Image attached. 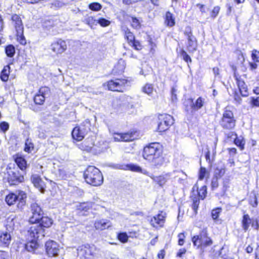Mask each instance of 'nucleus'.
Returning <instances> with one entry per match:
<instances>
[{"label":"nucleus","instance_id":"0e129e2a","mask_svg":"<svg viewBox=\"0 0 259 259\" xmlns=\"http://www.w3.org/2000/svg\"><path fill=\"white\" fill-rule=\"evenodd\" d=\"M211 186L213 188H217L218 186V182L217 178L212 179L211 182Z\"/></svg>","mask_w":259,"mask_h":259},{"label":"nucleus","instance_id":"774afa93","mask_svg":"<svg viewBox=\"0 0 259 259\" xmlns=\"http://www.w3.org/2000/svg\"><path fill=\"white\" fill-rule=\"evenodd\" d=\"M255 259H259V245L257 246L255 250Z\"/></svg>","mask_w":259,"mask_h":259},{"label":"nucleus","instance_id":"2eb2a0df","mask_svg":"<svg viewBox=\"0 0 259 259\" xmlns=\"http://www.w3.org/2000/svg\"><path fill=\"white\" fill-rule=\"evenodd\" d=\"M46 251L49 256H54L58 255L59 245L56 242L50 240L46 243Z\"/></svg>","mask_w":259,"mask_h":259},{"label":"nucleus","instance_id":"4be33fe9","mask_svg":"<svg viewBox=\"0 0 259 259\" xmlns=\"http://www.w3.org/2000/svg\"><path fill=\"white\" fill-rule=\"evenodd\" d=\"M111 225L110 222L107 220H101L95 222L94 226L96 229L103 230L109 228Z\"/></svg>","mask_w":259,"mask_h":259},{"label":"nucleus","instance_id":"393cba45","mask_svg":"<svg viewBox=\"0 0 259 259\" xmlns=\"http://www.w3.org/2000/svg\"><path fill=\"white\" fill-rule=\"evenodd\" d=\"M126 64L124 60L120 59L115 64L113 69L114 73H121L123 72L125 68Z\"/></svg>","mask_w":259,"mask_h":259},{"label":"nucleus","instance_id":"c03bdc74","mask_svg":"<svg viewBox=\"0 0 259 259\" xmlns=\"http://www.w3.org/2000/svg\"><path fill=\"white\" fill-rule=\"evenodd\" d=\"M251 108L259 107V97H251L249 102Z\"/></svg>","mask_w":259,"mask_h":259},{"label":"nucleus","instance_id":"423d86ee","mask_svg":"<svg viewBox=\"0 0 259 259\" xmlns=\"http://www.w3.org/2000/svg\"><path fill=\"white\" fill-rule=\"evenodd\" d=\"M221 126L228 130L234 128L236 125V120L233 113L229 110H225L223 114L222 119L220 121Z\"/></svg>","mask_w":259,"mask_h":259},{"label":"nucleus","instance_id":"0eeeda50","mask_svg":"<svg viewBox=\"0 0 259 259\" xmlns=\"http://www.w3.org/2000/svg\"><path fill=\"white\" fill-rule=\"evenodd\" d=\"M157 131L163 132L167 130L174 123L173 117L167 114H159L158 116Z\"/></svg>","mask_w":259,"mask_h":259},{"label":"nucleus","instance_id":"3c124183","mask_svg":"<svg viewBox=\"0 0 259 259\" xmlns=\"http://www.w3.org/2000/svg\"><path fill=\"white\" fill-rule=\"evenodd\" d=\"M222 211L221 208H217L213 209L211 211V216L214 220H216L219 217V215Z\"/></svg>","mask_w":259,"mask_h":259},{"label":"nucleus","instance_id":"de8ad7c7","mask_svg":"<svg viewBox=\"0 0 259 259\" xmlns=\"http://www.w3.org/2000/svg\"><path fill=\"white\" fill-rule=\"evenodd\" d=\"M33 144L29 140H27L25 142V151L30 153L33 150Z\"/></svg>","mask_w":259,"mask_h":259},{"label":"nucleus","instance_id":"5fc2aeb1","mask_svg":"<svg viewBox=\"0 0 259 259\" xmlns=\"http://www.w3.org/2000/svg\"><path fill=\"white\" fill-rule=\"evenodd\" d=\"M136 50H141L142 48V46L141 43L138 41L135 40L131 45Z\"/></svg>","mask_w":259,"mask_h":259},{"label":"nucleus","instance_id":"37998d69","mask_svg":"<svg viewBox=\"0 0 259 259\" xmlns=\"http://www.w3.org/2000/svg\"><path fill=\"white\" fill-rule=\"evenodd\" d=\"M84 22L89 25L91 28L98 24V20H96L93 16H89L85 19Z\"/></svg>","mask_w":259,"mask_h":259},{"label":"nucleus","instance_id":"f3484780","mask_svg":"<svg viewBox=\"0 0 259 259\" xmlns=\"http://www.w3.org/2000/svg\"><path fill=\"white\" fill-rule=\"evenodd\" d=\"M234 77L236 78L238 87L239 89L241 95L243 97L248 96V89L245 82L241 79L240 77L238 76L236 73H234Z\"/></svg>","mask_w":259,"mask_h":259},{"label":"nucleus","instance_id":"f704fd0d","mask_svg":"<svg viewBox=\"0 0 259 259\" xmlns=\"http://www.w3.org/2000/svg\"><path fill=\"white\" fill-rule=\"evenodd\" d=\"M37 239H32L31 241L25 244V248L28 251H32L38 246Z\"/></svg>","mask_w":259,"mask_h":259},{"label":"nucleus","instance_id":"5701e85b","mask_svg":"<svg viewBox=\"0 0 259 259\" xmlns=\"http://www.w3.org/2000/svg\"><path fill=\"white\" fill-rule=\"evenodd\" d=\"M47 90L46 88H41L39 91V93L36 94L34 97V101L36 104L41 105L45 101V96L43 95L44 92Z\"/></svg>","mask_w":259,"mask_h":259},{"label":"nucleus","instance_id":"69168bd1","mask_svg":"<svg viewBox=\"0 0 259 259\" xmlns=\"http://www.w3.org/2000/svg\"><path fill=\"white\" fill-rule=\"evenodd\" d=\"M186 250L185 248L180 249L177 253V256L181 257L183 254L186 253Z\"/></svg>","mask_w":259,"mask_h":259},{"label":"nucleus","instance_id":"6e6552de","mask_svg":"<svg viewBox=\"0 0 259 259\" xmlns=\"http://www.w3.org/2000/svg\"><path fill=\"white\" fill-rule=\"evenodd\" d=\"M95 250L96 249L94 246L82 245L77 249V255L80 258L93 259L95 253Z\"/></svg>","mask_w":259,"mask_h":259},{"label":"nucleus","instance_id":"f257e3e1","mask_svg":"<svg viewBox=\"0 0 259 259\" xmlns=\"http://www.w3.org/2000/svg\"><path fill=\"white\" fill-rule=\"evenodd\" d=\"M162 153L161 146L159 143H153L144 148L143 156L155 165H160L163 161Z\"/></svg>","mask_w":259,"mask_h":259},{"label":"nucleus","instance_id":"bb28decb","mask_svg":"<svg viewBox=\"0 0 259 259\" xmlns=\"http://www.w3.org/2000/svg\"><path fill=\"white\" fill-rule=\"evenodd\" d=\"M17 195V200L19 201L18 207L22 208L25 204V199L26 198V194L22 191L18 192Z\"/></svg>","mask_w":259,"mask_h":259},{"label":"nucleus","instance_id":"338daca9","mask_svg":"<svg viewBox=\"0 0 259 259\" xmlns=\"http://www.w3.org/2000/svg\"><path fill=\"white\" fill-rule=\"evenodd\" d=\"M125 54L131 58H137L136 55H134L132 51H129L127 53H125Z\"/></svg>","mask_w":259,"mask_h":259},{"label":"nucleus","instance_id":"052dcab7","mask_svg":"<svg viewBox=\"0 0 259 259\" xmlns=\"http://www.w3.org/2000/svg\"><path fill=\"white\" fill-rule=\"evenodd\" d=\"M181 56H182L184 60H185L187 63L191 62V58L185 51L183 50L182 51Z\"/></svg>","mask_w":259,"mask_h":259},{"label":"nucleus","instance_id":"e2e57ef3","mask_svg":"<svg viewBox=\"0 0 259 259\" xmlns=\"http://www.w3.org/2000/svg\"><path fill=\"white\" fill-rule=\"evenodd\" d=\"M252 58L253 60L259 61V52L256 50H253L252 52Z\"/></svg>","mask_w":259,"mask_h":259},{"label":"nucleus","instance_id":"c756f323","mask_svg":"<svg viewBox=\"0 0 259 259\" xmlns=\"http://www.w3.org/2000/svg\"><path fill=\"white\" fill-rule=\"evenodd\" d=\"M131 23V26L136 29H139L142 27V21L137 17H132L129 20Z\"/></svg>","mask_w":259,"mask_h":259},{"label":"nucleus","instance_id":"ea45409f","mask_svg":"<svg viewBox=\"0 0 259 259\" xmlns=\"http://www.w3.org/2000/svg\"><path fill=\"white\" fill-rule=\"evenodd\" d=\"M17 40L22 45H25L26 44L25 38L23 35V30L16 32Z\"/></svg>","mask_w":259,"mask_h":259},{"label":"nucleus","instance_id":"bf43d9fd","mask_svg":"<svg viewBox=\"0 0 259 259\" xmlns=\"http://www.w3.org/2000/svg\"><path fill=\"white\" fill-rule=\"evenodd\" d=\"M9 125L8 123L5 121H3L0 123V129L3 132L7 131L9 129Z\"/></svg>","mask_w":259,"mask_h":259},{"label":"nucleus","instance_id":"603ef678","mask_svg":"<svg viewBox=\"0 0 259 259\" xmlns=\"http://www.w3.org/2000/svg\"><path fill=\"white\" fill-rule=\"evenodd\" d=\"M109 20L104 18H100L98 20V24H99L102 27H107L110 24Z\"/></svg>","mask_w":259,"mask_h":259},{"label":"nucleus","instance_id":"1a4fd4ad","mask_svg":"<svg viewBox=\"0 0 259 259\" xmlns=\"http://www.w3.org/2000/svg\"><path fill=\"white\" fill-rule=\"evenodd\" d=\"M30 207L32 215L29 218V222L32 224L38 222L42 216V210L40 206L36 203H32Z\"/></svg>","mask_w":259,"mask_h":259},{"label":"nucleus","instance_id":"4d7b16f0","mask_svg":"<svg viewBox=\"0 0 259 259\" xmlns=\"http://www.w3.org/2000/svg\"><path fill=\"white\" fill-rule=\"evenodd\" d=\"M118 239L122 242L125 243L127 241L128 236L126 233H120L118 236Z\"/></svg>","mask_w":259,"mask_h":259},{"label":"nucleus","instance_id":"680f3d73","mask_svg":"<svg viewBox=\"0 0 259 259\" xmlns=\"http://www.w3.org/2000/svg\"><path fill=\"white\" fill-rule=\"evenodd\" d=\"M179 238L178 244L179 245H183L184 243L185 236L184 233H180L178 235Z\"/></svg>","mask_w":259,"mask_h":259},{"label":"nucleus","instance_id":"e433bc0d","mask_svg":"<svg viewBox=\"0 0 259 259\" xmlns=\"http://www.w3.org/2000/svg\"><path fill=\"white\" fill-rule=\"evenodd\" d=\"M135 134L136 133L134 132L123 133V141L128 142L134 140L136 138Z\"/></svg>","mask_w":259,"mask_h":259},{"label":"nucleus","instance_id":"473e14b6","mask_svg":"<svg viewBox=\"0 0 259 259\" xmlns=\"http://www.w3.org/2000/svg\"><path fill=\"white\" fill-rule=\"evenodd\" d=\"M11 240L10 234L7 232L0 233V245L9 244Z\"/></svg>","mask_w":259,"mask_h":259},{"label":"nucleus","instance_id":"4c0bfd02","mask_svg":"<svg viewBox=\"0 0 259 259\" xmlns=\"http://www.w3.org/2000/svg\"><path fill=\"white\" fill-rule=\"evenodd\" d=\"M204 103V99L201 97L198 98L195 103L193 104L192 108L194 110H198L203 107Z\"/></svg>","mask_w":259,"mask_h":259},{"label":"nucleus","instance_id":"7c9ffc66","mask_svg":"<svg viewBox=\"0 0 259 259\" xmlns=\"http://www.w3.org/2000/svg\"><path fill=\"white\" fill-rule=\"evenodd\" d=\"M10 72V67L9 65L4 66L1 73V79L3 81H7L9 79Z\"/></svg>","mask_w":259,"mask_h":259},{"label":"nucleus","instance_id":"aec40b11","mask_svg":"<svg viewBox=\"0 0 259 259\" xmlns=\"http://www.w3.org/2000/svg\"><path fill=\"white\" fill-rule=\"evenodd\" d=\"M31 181L36 188H38L41 193L44 192V185L39 176L37 175H32L31 177Z\"/></svg>","mask_w":259,"mask_h":259},{"label":"nucleus","instance_id":"9b49d317","mask_svg":"<svg viewBox=\"0 0 259 259\" xmlns=\"http://www.w3.org/2000/svg\"><path fill=\"white\" fill-rule=\"evenodd\" d=\"M29 236L33 239L42 238L45 236V229L37 224L32 226L28 230Z\"/></svg>","mask_w":259,"mask_h":259},{"label":"nucleus","instance_id":"f03ea898","mask_svg":"<svg viewBox=\"0 0 259 259\" xmlns=\"http://www.w3.org/2000/svg\"><path fill=\"white\" fill-rule=\"evenodd\" d=\"M84 178L87 183L94 186L102 184L103 178L99 169L93 166H89L84 172Z\"/></svg>","mask_w":259,"mask_h":259},{"label":"nucleus","instance_id":"c85d7f7f","mask_svg":"<svg viewBox=\"0 0 259 259\" xmlns=\"http://www.w3.org/2000/svg\"><path fill=\"white\" fill-rule=\"evenodd\" d=\"M40 223L39 225L42 226V228L50 227L53 223L52 219L48 217H41L40 219Z\"/></svg>","mask_w":259,"mask_h":259},{"label":"nucleus","instance_id":"a18cd8bd","mask_svg":"<svg viewBox=\"0 0 259 259\" xmlns=\"http://www.w3.org/2000/svg\"><path fill=\"white\" fill-rule=\"evenodd\" d=\"M59 162L56 161V162H53L54 168L55 172L58 171L60 175H64V169L63 166L59 165Z\"/></svg>","mask_w":259,"mask_h":259},{"label":"nucleus","instance_id":"58836bf2","mask_svg":"<svg viewBox=\"0 0 259 259\" xmlns=\"http://www.w3.org/2000/svg\"><path fill=\"white\" fill-rule=\"evenodd\" d=\"M142 91L148 95H151L154 91L153 85L151 83H146L142 88Z\"/></svg>","mask_w":259,"mask_h":259},{"label":"nucleus","instance_id":"39448f33","mask_svg":"<svg viewBox=\"0 0 259 259\" xmlns=\"http://www.w3.org/2000/svg\"><path fill=\"white\" fill-rule=\"evenodd\" d=\"M127 83V81L125 79L116 78L105 82L103 85L110 91L123 92Z\"/></svg>","mask_w":259,"mask_h":259},{"label":"nucleus","instance_id":"412c9836","mask_svg":"<svg viewBox=\"0 0 259 259\" xmlns=\"http://www.w3.org/2000/svg\"><path fill=\"white\" fill-rule=\"evenodd\" d=\"M14 158L16 163L20 169L24 170L26 168L27 162L23 156L19 154H16L14 156Z\"/></svg>","mask_w":259,"mask_h":259},{"label":"nucleus","instance_id":"c9c22d12","mask_svg":"<svg viewBox=\"0 0 259 259\" xmlns=\"http://www.w3.org/2000/svg\"><path fill=\"white\" fill-rule=\"evenodd\" d=\"M17 198L16 194L13 193H11L6 197L5 200L9 205H12L15 203L17 200Z\"/></svg>","mask_w":259,"mask_h":259},{"label":"nucleus","instance_id":"864d4df0","mask_svg":"<svg viewBox=\"0 0 259 259\" xmlns=\"http://www.w3.org/2000/svg\"><path fill=\"white\" fill-rule=\"evenodd\" d=\"M225 173V168L224 167L217 168L215 171V175L217 178H221Z\"/></svg>","mask_w":259,"mask_h":259},{"label":"nucleus","instance_id":"2f4dec72","mask_svg":"<svg viewBox=\"0 0 259 259\" xmlns=\"http://www.w3.org/2000/svg\"><path fill=\"white\" fill-rule=\"evenodd\" d=\"M95 206V204L92 202H83L77 205V208L78 210L84 211H88L91 208Z\"/></svg>","mask_w":259,"mask_h":259},{"label":"nucleus","instance_id":"6ab92c4d","mask_svg":"<svg viewBox=\"0 0 259 259\" xmlns=\"http://www.w3.org/2000/svg\"><path fill=\"white\" fill-rule=\"evenodd\" d=\"M170 174L167 173L158 177H153L152 178L160 186H163L170 179Z\"/></svg>","mask_w":259,"mask_h":259},{"label":"nucleus","instance_id":"09e8293b","mask_svg":"<svg viewBox=\"0 0 259 259\" xmlns=\"http://www.w3.org/2000/svg\"><path fill=\"white\" fill-rule=\"evenodd\" d=\"M198 193L199 196L202 199H203L206 197L207 194L206 191V186L204 185L202 186L198 191Z\"/></svg>","mask_w":259,"mask_h":259},{"label":"nucleus","instance_id":"a878e982","mask_svg":"<svg viewBox=\"0 0 259 259\" xmlns=\"http://www.w3.org/2000/svg\"><path fill=\"white\" fill-rule=\"evenodd\" d=\"M164 23L168 27H172L175 25V18L169 12L166 13Z\"/></svg>","mask_w":259,"mask_h":259},{"label":"nucleus","instance_id":"72a5a7b5","mask_svg":"<svg viewBox=\"0 0 259 259\" xmlns=\"http://www.w3.org/2000/svg\"><path fill=\"white\" fill-rule=\"evenodd\" d=\"M122 169L125 170H130L135 172H141L142 173L146 174V171H143L142 168L139 166L134 164H127L125 165L124 167L122 168Z\"/></svg>","mask_w":259,"mask_h":259},{"label":"nucleus","instance_id":"a211bd4d","mask_svg":"<svg viewBox=\"0 0 259 259\" xmlns=\"http://www.w3.org/2000/svg\"><path fill=\"white\" fill-rule=\"evenodd\" d=\"M12 25L15 28L16 31L24 30L23 24L20 16L15 14L12 16Z\"/></svg>","mask_w":259,"mask_h":259},{"label":"nucleus","instance_id":"13d9d810","mask_svg":"<svg viewBox=\"0 0 259 259\" xmlns=\"http://www.w3.org/2000/svg\"><path fill=\"white\" fill-rule=\"evenodd\" d=\"M220 10V7L219 6L214 7L211 12V17L213 18H215L219 14Z\"/></svg>","mask_w":259,"mask_h":259},{"label":"nucleus","instance_id":"dca6fc26","mask_svg":"<svg viewBox=\"0 0 259 259\" xmlns=\"http://www.w3.org/2000/svg\"><path fill=\"white\" fill-rule=\"evenodd\" d=\"M18 221V217L16 215L12 214L10 215L7 220V229L9 231H11L15 228H18L19 224Z\"/></svg>","mask_w":259,"mask_h":259},{"label":"nucleus","instance_id":"20e7f679","mask_svg":"<svg viewBox=\"0 0 259 259\" xmlns=\"http://www.w3.org/2000/svg\"><path fill=\"white\" fill-rule=\"evenodd\" d=\"M6 171L7 175L6 178L11 185H16L24 181L23 176L20 174L19 170L14 167V164H9Z\"/></svg>","mask_w":259,"mask_h":259},{"label":"nucleus","instance_id":"cd10ccee","mask_svg":"<svg viewBox=\"0 0 259 259\" xmlns=\"http://www.w3.org/2000/svg\"><path fill=\"white\" fill-rule=\"evenodd\" d=\"M197 44L196 39L191 36H188L187 48L189 52H193L196 50Z\"/></svg>","mask_w":259,"mask_h":259},{"label":"nucleus","instance_id":"7ed1b4c3","mask_svg":"<svg viewBox=\"0 0 259 259\" xmlns=\"http://www.w3.org/2000/svg\"><path fill=\"white\" fill-rule=\"evenodd\" d=\"M192 242L194 246L201 252H203L206 247L211 246L213 243L206 230H203L198 235L194 236L192 238Z\"/></svg>","mask_w":259,"mask_h":259},{"label":"nucleus","instance_id":"79ce46f5","mask_svg":"<svg viewBox=\"0 0 259 259\" xmlns=\"http://www.w3.org/2000/svg\"><path fill=\"white\" fill-rule=\"evenodd\" d=\"M125 38L130 45L135 40L134 34L128 29L125 31Z\"/></svg>","mask_w":259,"mask_h":259},{"label":"nucleus","instance_id":"4468645a","mask_svg":"<svg viewBox=\"0 0 259 259\" xmlns=\"http://www.w3.org/2000/svg\"><path fill=\"white\" fill-rule=\"evenodd\" d=\"M87 132L88 129L84 127V125H81L79 126H76L72 132V138L76 141H81L84 138Z\"/></svg>","mask_w":259,"mask_h":259},{"label":"nucleus","instance_id":"b1692460","mask_svg":"<svg viewBox=\"0 0 259 259\" xmlns=\"http://www.w3.org/2000/svg\"><path fill=\"white\" fill-rule=\"evenodd\" d=\"M233 136H234V137H235V139L234 140L235 144L238 147H239L241 150H243L244 149V146L245 145V141L244 138L241 136L237 137L236 134L235 132H230L228 135V137H230Z\"/></svg>","mask_w":259,"mask_h":259},{"label":"nucleus","instance_id":"f8f14e48","mask_svg":"<svg viewBox=\"0 0 259 259\" xmlns=\"http://www.w3.org/2000/svg\"><path fill=\"white\" fill-rule=\"evenodd\" d=\"M242 227L244 231L248 230L250 225L255 230L258 229V223L256 219H251L249 215L246 214L243 216L242 220Z\"/></svg>","mask_w":259,"mask_h":259},{"label":"nucleus","instance_id":"a19ab883","mask_svg":"<svg viewBox=\"0 0 259 259\" xmlns=\"http://www.w3.org/2000/svg\"><path fill=\"white\" fill-rule=\"evenodd\" d=\"M209 173L206 170V168L201 167L200 168L199 172V180H202L203 179L207 180L208 178Z\"/></svg>","mask_w":259,"mask_h":259},{"label":"nucleus","instance_id":"6e6d98bb","mask_svg":"<svg viewBox=\"0 0 259 259\" xmlns=\"http://www.w3.org/2000/svg\"><path fill=\"white\" fill-rule=\"evenodd\" d=\"M112 136L115 141H123V133H114Z\"/></svg>","mask_w":259,"mask_h":259},{"label":"nucleus","instance_id":"ddd939ff","mask_svg":"<svg viewBox=\"0 0 259 259\" xmlns=\"http://www.w3.org/2000/svg\"><path fill=\"white\" fill-rule=\"evenodd\" d=\"M67 48L66 41L60 39L54 41L51 46V49L56 54H62L67 50Z\"/></svg>","mask_w":259,"mask_h":259},{"label":"nucleus","instance_id":"8fccbe9b","mask_svg":"<svg viewBox=\"0 0 259 259\" xmlns=\"http://www.w3.org/2000/svg\"><path fill=\"white\" fill-rule=\"evenodd\" d=\"M90 9L95 11H98L102 8V6L98 3H93L89 5Z\"/></svg>","mask_w":259,"mask_h":259},{"label":"nucleus","instance_id":"49530a36","mask_svg":"<svg viewBox=\"0 0 259 259\" xmlns=\"http://www.w3.org/2000/svg\"><path fill=\"white\" fill-rule=\"evenodd\" d=\"M6 53L9 57H12L15 52V48L12 45H9L6 48Z\"/></svg>","mask_w":259,"mask_h":259},{"label":"nucleus","instance_id":"9d476101","mask_svg":"<svg viewBox=\"0 0 259 259\" xmlns=\"http://www.w3.org/2000/svg\"><path fill=\"white\" fill-rule=\"evenodd\" d=\"M166 217V212L160 211L151 218L150 221V224L155 228L162 227L165 223Z\"/></svg>","mask_w":259,"mask_h":259}]
</instances>
